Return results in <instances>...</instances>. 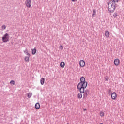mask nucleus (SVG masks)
Wrapping results in <instances>:
<instances>
[{
    "mask_svg": "<svg viewBox=\"0 0 124 124\" xmlns=\"http://www.w3.org/2000/svg\"><path fill=\"white\" fill-rule=\"evenodd\" d=\"M2 40L3 42L5 43L8 42V41H9V34H8L7 33L5 34L2 37Z\"/></svg>",
    "mask_w": 124,
    "mask_h": 124,
    "instance_id": "3",
    "label": "nucleus"
},
{
    "mask_svg": "<svg viewBox=\"0 0 124 124\" xmlns=\"http://www.w3.org/2000/svg\"><path fill=\"white\" fill-rule=\"evenodd\" d=\"M31 96H32V93H27V97H28V98H31Z\"/></svg>",
    "mask_w": 124,
    "mask_h": 124,
    "instance_id": "16",
    "label": "nucleus"
},
{
    "mask_svg": "<svg viewBox=\"0 0 124 124\" xmlns=\"http://www.w3.org/2000/svg\"><path fill=\"white\" fill-rule=\"evenodd\" d=\"M113 16L114 18H117L118 17V13L115 12L113 15Z\"/></svg>",
    "mask_w": 124,
    "mask_h": 124,
    "instance_id": "19",
    "label": "nucleus"
},
{
    "mask_svg": "<svg viewBox=\"0 0 124 124\" xmlns=\"http://www.w3.org/2000/svg\"><path fill=\"white\" fill-rule=\"evenodd\" d=\"M111 98L112 99L115 100L117 98V93L116 92H113L111 93Z\"/></svg>",
    "mask_w": 124,
    "mask_h": 124,
    "instance_id": "7",
    "label": "nucleus"
},
{
    "mask_svg": "<svg viewBox=\"0 0 124 124\" xmlns=\"http://www.w3.org/2000/svg\"><path fill=\"white\" fill-rule=\"evenodd\" d=\"M10 83V84H13V85H15V81L14 80H11Z\"/></svg>",
    "mask_w": 124,
    "mask_h": 124,
    "instance_id": "24",
    "label": "nucleus"
},
{
    "mask_svg": "<svg viewBox=\"0 0 124 124\" xmlns=\"http://www.w3.org/2000/svg\"><path fill=\"white\" fill-rule=\"evenodd\" d=\"M44 82H45V78H42L40 79L41 85H44Z\"/></svg>",
    "mask_w": 124,
    "mask_h": 124,
    "instance_id": "11",
    "label": "nucleus"
},
{
    "mask_svg": "<svg viewBox=\"0 0 124 124\" xmlns=\"http://www.w3.org/2000/svg\"><path fill=\"white\" fill-rule=\"evenodd\" d=\"M72 1L75 2V1H77V0H72Z\"/></svg>",
    "mask_w": 124,
    "mask_h": 124,
    "instance_id": "26",
    "label": "nucleus"
},
{
    "mask_svg": "<svg viewBox=\"0 0 124 124\" xmlns=\"http://www.w3.org/2000/svg\"><path fill=\"white\" fill-rule=\"evenodd\" d=\"M26 7L30 8L31 6V0H26L25 1Z\"/></svg>",
    "mask_w": 124,
    "mask_h": 124,
    "instance_id": "4",
    "label": "nucleus"
},
{
    "mask_svg": "<svg viewBox=\"0 0 124 124\" xmlns=\"http://www.w3.org/2000/svg\"><path fill=\"white\" fill-rule=\"evenodd\" d=\"M24 60L25 62H30V57H25Z\"/></svg>",
    "mask_w": 124,
    "mask_h": 124,
    "instance_id": "15",
    "label": "nucleus"
},
{
    "mask_svg": "<svg viewBox=\"0 0 124 124\" xmlns=\"http://www.w3.org/2000/svg\"><path fill=\"white\" fill-rule=\"evenodd\" d=\"M35 108L36 109H39V108H40V105L39 104V103H36L35 104Z\"/></svg>",
    "mask_w": 124,
    "mask_h": 124,
    "instance_id": "12",
    "label": "nucleus"
},
{
    "mask_svg": "<svg viewBox=\"0 0 124 124\" xmlns=\"http://www.w3.org/2000/svg\"><path fill=\"white\" fill-rule=\"evenodd\" d=\"M86 65V62H85V61L81 60L79 61V65L81 67H84L85 65Z\"/></svg>",
    "mask_w": 124,
    "mask_h": 124,
    "instance_id": "5",
    "label": "nucleus"
},
{
    "mask_svg": "<svg viewBox=\"0 0 124 124\" xmlns=\"http://www.w3.org/2000/svg\"><path fill=\"white\" fill-rule=\"evenodd\" d=\"M114 63L116 66H118L120 64V60L118 58L115 59L114 61Z\"/></svg>",
    "mask_w": 124,
    "mask_h": 124,
    "instance_id": "6",
    "label": "nucleus"
},
{
    "mask_svg": "<svg viewBox=\"0 0 124 124\" xmlns=\"http://www.w3.org/2000/svg\"><path fill=\"white\" fill-rule=\"evenodd\" d=\"M84 94H83V96L84 97H87V96H88V94H89V90H84V92L83 93Z\"/></svg>",
    "mask_w": 124,
    "mask_h": 124,
    "instance_id": "9",
    "label": "nucleus"
},
{
    "mask_svg": "<svg viewBox=\"0 0 124 124\" xmlns=\"http://www.w3.org/2000/svg\"><path fill=\"white\" fill-rule=\"evenodd\" d=\"M59 48L61 49L62 50L63 49V46H60Z\"/></svg>",
    "mask_w": 124,
    "mask_h": 124,
    "instance_id": "25",
    "label": "nucleus"
},
{
    "mask_svg": "<svg viewBox=\"0 0 124 124\" xmlns=\"http://www.w3.org/2000/svg\"><path fill=\"white\" fill-rule=\"evenodd\" d=\"M110 2H114V3H116V2H118L119 1V0H113L110 1Z\"/></svg>",
    "mask_w": 124,
    "mask_h": 124,
    "instance_id": "23",
    "label": "nucleus"
},
{
    "mask_svg": "<svg viewBox=\"0 0 124 124\" xmlns=\"http://www.w3.org/2000/svg\"><path fill=\"white\" fill-rule=\"evenodd\" d=\"M95 15H96V11L95 10H93V13L92 14V18H94L95 17Z\"/></svg>",
    "mask_w": 124,
    "mask_h": 124,
    "instance_id": "10",
    "label": "nucleus"
},
{
    "mask_svg": "<svg viewBox=\"0 0 124 124\" xmlns=\"http://www.w3.org/2000/svg\"><path fill=\"white\" fill-rule=\"evenodd\" d=\"M82 93H79L78 94V98H79V99L82 98V97H83V95L82 94Z\"/></svg>",
    "mask_w": 124,
    "mask_h": 124,
    "instance_id": "17",
    "label": "nucleus"
},
{
    "mask_svg": "<svg viewBox=\"0 0 124 124\" xmlns=\"http://www.w3.org/2000/svg\"><path fill=\"white\" fill-rule=\"evenodd\" d=\"M100 116L101 117H104V113L102 111H101L100 113Z\"/></svg>",
    "mask_w": 124,
    "mask_h": 124,
    "instance_id": "21",
    "label": "nucleus"
},
{
    "mask_svg": "<svg viewBox=\"0 0 124 124\" xmlns=\"http://www.w3.org/2000/svg\"><path fill=\"white\" fill-rule=\"evenodd\" d=\"M32 55H35L36 54V49L34 48L32 50Z\"/></svg>",
    "mask_w": 124,
    "mask_h": 124,
    "instance_id": "18",
    "label": "nucleus"
},
{
    "mask_svg": "<svg viewBox=\"0 0 124 124\" xmlns=\"http://www.w3.org/2000/svg\"><path fill=\"white\" fill-rule=\"evenodd\" d=\"M109 80V78H107L106 81H108Z\"/></svg>",
    "mask_w": 124,
    "mask_h": 124,
    "instance_id": "27",
    "label": "nucleus"
},
{
    "mask_svg": "<svg viewBox=\"0 0 124 124\" xmlns=\"http://www.w3.org/2000/svg\"><path fill=\"white\" fill-rule=\"evenodd\" d=\"M88 86V82L86 81V79L84 77H82L80 79V82L78 85L77 89H78L80 93H85V89Z\"/></svg>",
    "mask_w": 124,
    "mask_h": 124,
    "instance_id": "1",
    "label": "nucleus"
},
{
    "mask_svg": "<svg viewBox=\"0 0 124 124\" xmlns=\"http://www.w3.org/2000/svg\"><path fill=\"white\" fill-rule=\"evenodd\" d=\"M112 90H111V89H108V94H112Z\"/></svg>",
    "mask_w": 124,
    "mask_h": 124,
    "instance_id": "20",
    "label": "nucleus"
},
{
    "mask_svg": "<svg viewBox=\"0 0 124 124\" xmlns=\"http://www.w3.org/2000/svg\"><path fill=\"white\" fill-rule=\"evenodd\" d=\"M99 124H103V123H100Z\"/></svg>",
    "mask_w": 124,
    "mask_h": 124,
    "instance_id": "29",
    "label": "nucleus"
},
{
    "mask_svg": "<svg viewBox=\"0 0 124 124\" xmlns=\"http://www.w3.org/2000/svg\"><path fill=\"white\" fill-rule=\"evenodd\" d=\"M105 35L107 38H108L110 36V32H109V31L106 30L105 31Z\"/></svg>",
    "mask_w": 124,
    "mask_h": 124,
    "instance_id": "8",
    "label": "nucleus"
},
{
    "mask_svg": "<svg viewBox=\"0 0 124 124\" xmlns=\"http://www.w3.org/2000/svg\"><path fill=\"white\" fill-rule=\"evenodd\" d=\"M116 9V3L114 2H111L110 1L108 4V10L109 13H113Z\"/></svg>",
    "mask_w": 124,
    "mask_h": 124,
    "instance_id": "2",
    "label": "nucleus"
},
{
    "mask_svg": "<svg viewBox=\"0 0 124 124\" xmlns=\"http://www.w3.org/2000/svg\"><path fill=\"white\" fill-rule=\"evenodd\" d=\"M65 65V63L63 62H62L60 63V66L62 68H63L64 67V66Z\"/></svg>",
    "mask_w": 124,
    "mask_h": 124,
    "instance_id": "14",
    "label": "nucleus"
},
{
    "mask_svg": "<svg viewBox=\"0 0 124 124\" xmlns=\"http://www.w3.org/2000/svg\"><path fill=\"white\" fill-rule=\"evenodd\" d=\"M24 53H25V55H28V57H31V54H30V53H29L28 52V49H26L24 51Z\"/></svg>",
    "mask_w": 124,
    "mask_h": 124,
    "instance_id": "13",
    "label": "nucleus"
},
{
    "mask_svg": "<svg viewBox=\"0 0 124 124\" xmlns=\"http://www.w3.org/2000/svg\"><path fill=\"white\" fill-rule=\"evenodd\" d=\"M83 111H87V109L86 108H84Z\"/></svg>",
    "mask_w": 124,
    "mask_h": 124,
    "instance_id": "28",
    "label": "nucleus"
},
{
    "mask_svg": "<svg viewBox=\"0 0 124 124\" xmlns=\"http://www.w3.org/2000/svg\"><path fill=\"white\" fill-rule=\"evenodd\" d=\"M6 29V26L5 25H3L2 26V30H5Z\"/></svg>",
    "mask_w": 124,
    "mask_h": 124,
    "instance_id": "22",
    "label": "nucleus"
}]
</instances>
